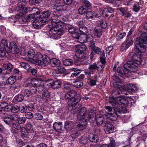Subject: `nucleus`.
I'll use <instances>...</instances> for the list:
<instances>
[{
	"label": "nucleus",
	"mask_w": 147,
	"mask_h": 147,
	"mask_svg": "<svg viewBox=\"0 0 147 147\" xmlns=\"http://www.w3.org/2000/svg\"><path fill=\"white\" fill-rule=\"evenodd\" d=\"M128 61L123 65V67H118L117 72L121 76H125L127 77L131 76V72H134L138 69L137 65L141 64V57L133 53H130L128 56Z\"/></svg>",
	"instance_id": "1"
},
{
	"label": "nucleus",
	"mask_w": 147,
	"mask_h": 147,
	"mask_svg": "<svg viewBox=\"0 0 147 147\" xmlns=\"http://www.w3.org/2000/svg\"><path fill=\"white\" fill-rule=\"evenodd\" d=\"M26 120V117H20L19 115L15 114L7 115L3 119L6 124L17 130L20 129L21 127L20 124H24Z\"/></svg>",
	"instance_id": "2"
},
{
	"label": "nucleus",
	"mask_w": 147,
	"mask_h": 147,
	"mask_svg": "<svg viewBox=\"0 0 147 147\" xmlns=\"http://www.w3.org/2000/svg\"><path fill=\"white\" fill-rule=\"evenodd\" d=\"M137 42L134 49L138 54L145 51L147 48V33L144 32L141 34L140 37L136 38Z\"/></svg>",
	"instance_id": "3"
},
{
	"label": "nucleus",
	"mask_w": 147,
	"mask_h": 147,
	"mask_svg": "<svg viewBox=\"0 0 147 147\" xmlns=\"http://www.w3.org/2000/svg\"><path fill=\"white\" fill-rule=\"evenodd\" d=\"M65 97L68 99L67 104L69 107H75L80 102L81 98L74 90L68 91L65 94Z\"/></svg>",
	"instance_id": "4"
},
{
	"label": "nucleus",
	"mask_w": 147,
	"mask_h": 147,
	"mask_svg": "<svg viewBox=\"0 0 147 147\" xmlns=\"http://www.w3.org/2000/svg\"><path fill=\"white\" fill-rule=\"evenodd\" d=\"M96 71L98 72V73L102 72L103 71L99 66V65H98L97 63L95 62L90 65L88 69H85L84 72L86 75H88V76L90 77L91 74H93Z\"/></svg>",
	"instance_id": "5"
},
{
	"label": "nucleus",
	"mask_w": 147,
	"mask_h": 147,
	"mask_svg": "<svg viewBox=\"0 0 147 147\" xmlns=\"http://www.w3.org/2000/svg\"><path fill=\"white\" fill-rule=\"evenodd\" d=\"M109 102L112 104L113 109L114 111V113L117 116V118L119 116V114L121 113H125L127 112V110L125 107H123L120 106H118L116 103V100L113 99V101H110Z\"/></svg>",
	"instance_id": "6"
},
{
	"label": "nucleus",
	"mask_w": 147,
	"mask_h": 147,
	"mask_svg": "<svg viewBox=\"0 0 147 147\" xmlns=\"http://www.w3.org/2000/svg\"><path fill=\"white\" fill-rule=\"evenodd\" d=\"M53 24L55 26L54 28H61L65 25V23L61 21L59 19L55 17V16L52 17L51 19Z\"/></svg>",
	"instance_id": "7"
},
{
	"label": "nucleus",
	"mask_w": 147,
	"mask_h": 147,
	"mask_svg": "<svg viewBox=\"0 0 147 147\" xmlns=\"http://www.w3.org/2000/svg\"><path fill=\"white\" fill-rule=\"evenodd\" d=\"M112 79L114 81L113 86L116 89L121 90L122 88L120 85L121 84V79L115 74H114L112 76Z\"/></svg>",
	"instance_id": "8"
},
{
	"label": "nucleus",
	"mask_w": 147,
	"mask_h": 147,
	"mask_svg": "<svg viewBox=\"0 0 147 147\" xmlns=\"http://www.w3.org/2000/svg\"><path fill=\"white\" fill-rule=\"evenodd\" d=\"M19 51V49L17 47L16 43L14 42H11L8 46L7 51V52L8 53H11L12 54H18Z\"/></svg>",
	"instance_id": "9"
},
{
	"label": "nucleus",
	"mask_w": 147,
	"mask_h": 147,
	"mask_svg": "<svg viewBox=\"0 0 147 147\" xmlns=\"http://www.w3.org/2000/svg\"><path fill=\"white\" fill-rule=\"evenodd\" d=\"M104 129L106 133L107 134L113 132L114 128L112 123L109 121H105L104 124Z\"/></svg>",
	"instance_id": "10"
},
{
	"label": "nucleus",
	"mask_w": 147,
	"mask_h": 147,
	"mask_svg": "<svg viewBox=\"0 0 147 147\" xmlns=\"http://www.w3.org/2000/svg\"><path fill=\"white\" fill-rule=\"evenodd\" d=\"M51 11L49 10L44 11L40 15V21L42 23H46L48 22V17L50 15Z\"/></svg>",
	"instance_id": "11"
},
{
	"label": "nucleus",
	"mask_w": 147,
	"mask_h": 147,
	"mask_svg": "<svg viewBox=\"0 0 147 147\" xmlns=\"http://www.w3.org/2000/svg\"><path fill=\"white\" fill-rule=\"evenodd\" d=\"M82 46L76 52L75 55L78 59H83L86 57V55L84 52L86 50V47L85 46Z\"/></svg>",
	"instance_id": "12"
},
{
	"label": "nucleus",
	"mask_w": 147,
	"mask_h": 147,
	"mask_svg": "<svg viewBox=\"0 0 147 147\" xmlns=\"http://www.w3.org/2000/svg\"><path fill=\"white\" fill-rule=\"evenodd\" d=\"M96 113L94 110L92 109L89 111L88 116L86 117V121H85L87 122L88 120L91 123H94L95 121Z\"/></svg>",
	"instance_id": "13"
},
{
	"label": "nucleus",
	"mask_w": 147,
	"mask_h": 147,
	"mask_svg": "<svg viewBox=\"0 0 147 147\" xmlns=\"http://www.w3.org/2000/svg\"><path fill=\"white\" fill-rule=\"evenodd\" d=\"M43 55L40 52H38L35 55L33 59H32V63L38 65H42V62L41 60L42 59Z\"/></svg>",
	"instance_id": "14"
},
{
	"label": "nucleus",
	"mask_w": 147,
	"mask_h": 147,
	"mask_svg": "<svg viewBox=\"0 0 147 147\" xmlns=\"http://www.w3.org/2000/svg\"><path fill=\"white\" fill-rule=\"evenodd\" d=\"M80 110L79 112V114L78 115L77 119L78 120L80 121L82 120L83 121H86V115L87 112V109L85 107H83L81 108H80Z\"/></svg>",
	"instance_id": "15"
},
{
	"label": "nucleus",
	"mask_w": 147,
	"mask_h": 147,
	"mask_svg": "<svg viewBox=\"0 0 147 147\" xmlns=\"http://www.w3.org/2000/svg\"><path fill=\"white\" fill-rule=\"evenodd\" d=\"M92 49L90 50H91L90 55V58L91 60L93 58V56L95 55L96 54L99 55H100L101 54H104L105 53L104 51H101V49L97 47H92Z\"/></svg>",
	"instance_id": "16"
},
{
	"label": "nucleus",
	"mask_w": 147,
	"mask_h": 147,
	"mask_svg": "<svg viewBox=\"0 0 147 147\" xmlns=\"http://www.w3.org/2000/svg\"><path fill=\"white\" fill-rule=\"evenodd\" d=\"M114 9L110 7L105 8L103 11V14H105V16L108 17L109 18L114 16Z\"/></svg>",
	"instance_id": "17"
},
{
	"label": "nucleus",
	"mask_w": 147,
	"mask_h": 147,
	"mask_svg": "<svg viewBox=\"0 0 147 147\" xmlns=\"http://www.w3.org/2000/svg\"><path fill=\"white\" fill-rule=\"evenodd\" d=\"M40 82L38 80H35V81L33 82L32 84L35 86L37 92H41L44 89V86L43 83L41 82V80H40Z\"/></svg>",
	"instance_id": "18"
},
{
	"label": "nucleus",
	"mask_w": 147,
	"mask_h": 147,
	"mask_svg": "<svg viewBox=\"0 0 147 147\" xmlns=\"http://www.w3.org/2000/svg\"><path fill=\"white\" fill-rule=\"evenodd\" d=\"M22 1L19 2L18 4V6L20 8H24L26 7L25 6L28 4L33 5L34 0H22Z\"/></svg>",
	"instance_id": "19"
},
{
	"label": "nucleus",
	"mask_w": 147,
	"mask_h": 147,
	"mask_svg": "<svg viewBox=\"0 0 147 147\" xmlns=\"http://www.w3.org/2000/svg\"><path fill=\"white\" fill-rule=\"evenodd\" d=\"M117 103L120 105H128L130 102L128 98L125 97H120L117 98Z\"/></svg>",
	"instance_id": "20"
},
{
	"label": "nucleus",
	"mask_w": 147,
	"mask_h": 147,
	"mask_svg": "<svg viewBox=\"0 0 147 147\" xmlns=\"http://www.w3.org/2000/svg\"><path fill=\"white\" fill-rule=\"evenodd\" d=\"M52 82H51L49 84V86L52 89H57L60 88L62 85L61 82L59 80L55 81H52Z\"/></svg>",
	"instance_id": "21"
},
{
	"label": "nucleus",
	"mask_w": 147,
	"mask_h": 147,
	"mask_svg": "<svg viewBox=\"0 0 147 147\" xmlns=\"http://www.w3.org/2000/svg\"><path fill=\"white\" fill-rule=\"evenodd\" d=\"M95 121L97 125H102L105 121L103 116L100 113L96 115Z\"/></svg>",
	"instance_id": "22"
},
{
	"label": "nucleus",
	"mask_w": 147,
	"mask_h": 147,
	"mask_svg": "<svg viewBox=\"0 0 147 147\" xmlns=\"http://www.w3.org/2000/svg\"><path fill=\"white\" fill-rule=\"evenodd\" d=\"M119 10L121 13L122 16H124L125 18H129L131 16L130 11H128L127 8L121 7L119 8Z\"/></svg>",
	"instance_id": "23"
},
{
	"label": "nucleus",
	"mask_w": 147,
	"mask_h": 147,
	"mask_svg": "<svg viewBox=\"0 0 147 147\" xmlns=\"http://www.w3.org/2000/svg\"><path fill=\"white\" fill-rule=\"evenodd\" d=\"M100 61L101 62H98L97 63L98 64V65H99V66L101 67L102 69L103 70L104 68L105 67V65L106 63L105 53H104V54H102L100 55Z\"/></svg>",
	"instance_id": "24"
},
{
	"label": "nucleus",
	"mask_w": 147,
	"mask_h": 147,
	"mask_svg": "<svg viewBox=\"0 0 147 147\" xmlns=\"http://www.w3.org/2000/svg\"><path fill=\"white\" fill-rule=\"evenodd\" d=\"M51 95V93L49 91L45 89L42 92L41 98L43 100L47 101L48 99L50 98Z\"/></svg>",
	"instance_id": "25"
},
{
	"label": "nucleus",
	"mask_w": 147,
	"mask_h": 147,
	"mask_svg": "<svg viewBox=\"0 0 147 147\" xmlns=\"http://www.w3.org/2000/svg\"><path fill=\"white\" fill-rule=\"evenodd\" d=\"M54 8L58 11H65L66 10L67 7L60 3H57L55 5Z\"/></svg>",
	"instance_id": "26"
},
{
	"label": "nucleus",
	"mask_w": 147,
	"mask_h": 147,
	"mask_svg": "<svg viewBox=\"0 0 147 147\" xmlns=\"http://www.w3.org/2000/svg\"><path fill=\"white\" fill-rule=\"evenodd\" d=\"M104 115L107 119L112 121H115L117 119V116L115 114L106 112Z\"/></svg>",
	"instance_id": "27"
},
{
	"label": "nucleus",
	"mask_w": 147,
	"mask_h": 147,
	"mask_svg": "<svg viewBox=\"0 0 147 147\" xmlns=\"http://www.w3.org/2000/svg\"><path fill=\"white\" fill-rule=\"evenodd\" d=\"M102 31L101 27L97 26L94 28L93 30V33L94 35L97 37H100L102 35Z\"/></svg>",
	"instance_id": "28"
},
{
	"label": "nucleus",
	"mask_w": 147,
	"mask_h": 147,
	"mask_svg": "<svg viewBox=\"0 0 147 147\" xmlns=\"http://www.w3.org/2000/svg\"><path fill=\"white\" fill-rule=\"evenodd\" d=\"M20 13H17L15 16V18L17 19H19L24 15L26 14L27 12L28 9L26 7L24 8H20Z\"/></svg>",
	"instance_id": "29"
},
{
	"label": "nucleus",
	"mask_w": 147,
	"mask_h": 147,
	"mask_svg": "<svg viewBox=\"0 0 147 147\" xmlns=\"http://www.w3.org/2000/svg\"><path fill=\"white\" fill-rule=\"evenodd\" d=\"M61 63L60 60L55 58L51 59L49 64L53 67H59Z\"/></svg>",
	"instance_id": "30"
},
{
	"label": "nucleus",
	"mask_w": 147,
	"mask_h": 147,
	"mask_svg": "<svg viewBox=\"0 0 147 147\" xmlns=\"http://www.w3.org/2000/svg\"><path fill=\"white\" fill-rule=\"evenodd\" d=\"M53 15L55 16V17H57L61 21L67 22L69 20L67 17L61 14H58L57 12L53 13Z\"/></svg>",
	"instance_id": "31"
},
{
	"label": "nucleus",
	"mask_w": 147,
	"mask_h": 147,
	"mask_svg": "<svg viewBox=\"0 0 147 147\" xmlns=\"http://www.w3.org/2000/svg\"><path fill=\"white\" fill-rule=\"evenodd\" d=\"M3 66V68L7 72L8 74L12 71L13 67V66L10 63H4Z\"/></svg>",
	"instance_id": "32"
},
{
	"label": "nucleus",
	"mask_w": 147,
	"mask_h": 147,
	"mask_svg": "<svg viewBox=\"0 0 147 147\" xmlns=\"http://www.w3.org/2000/svg\"><path fill=\"white\" fill-rule=\"evenodd\" d=\"M122 91L121 90H112V94L113 96V98L110 97L109 98V101H113V99L115 100V98L117 99L118 97H119V96H117L118 95H119L121 93Z\"/></svg>",
	"instance_id": "33"
},
{
	"label": "nucleus",
	"mask_w": 147,
	"mask_h": 147,
	"mask_svg": "<svg viewBox=\"0 0 147 147\" xmlns=\"http://www.w3.org/2000/svg\"><path fill=\"white\" fill-rule=\"evenodd\" d=\"M24 95L21 94H19L16 96L12 100V102L13 103L17 102H21L24 100Z\"/></svg>",
	"instance_id": "34"
},
{
	"label": "nucleus",
	"mask_w": 147,
	"mask_h": 147,
	"mask_svg": "<svg viewBox=\"0 0 147 147\" xmlns=\"http://www.w3.org/2000/svg\"><path fill=\"white\" fill-rule=\"evenodd\" d=\"M62 123L61 122H55L53 125V127L55 130L57 131H59L62 129Z\"/></svg>",
	"instance_id": "35"
},
{
	"label": "nucleus",
	"mask_w": 147,
	"mask_h": 147,
	"mask_svg": "<svg viewBox=\"0 0 147 147\" xmlns=\"http://www.w3.org/2000/svg\"><path fill=\"white\" fill-rule=\"evenodd\" d=\"M40 18H35L32 22L33 26L34 28H38L41 27L42 23L40 21Z\"/></svg>",
	"instance_id": "36"
},
{
	"label": "nucleus",
	"mask_w": 147,
	"mask_h": 147,
	"mask_svg": "<svg viewBox=\"0 0 147 147\" xmlns=\"http://www.w3.org/2000/svg\"><path fill=\"white\" fill-rule=\"evenodd\" d=\"M0 107L2 109H4V110L5 111H8L10 110V106L6 102L3 101L0 102Z\"/></svg>",
	"instance_id": "37"
},
{
	"label": "nucleus",
	"mask_w": 147,
	"mask_h": 147,
	"mask_svg": "<svg viewBox=\"0 0 147 147\" xmlns=\"http://www.w3.org/2000/svg\"><path fill=\"white\" fill-rule=\"evenodd\" d=\"M88 139L90 142L94 143H96L99 140L98 136L92 134H90L89 135Z\"/></svg>",
	"instance_id": "38"
},
{
	"label": "nucleus",
	"mask_w": 147,
	"mask_h": 147,
	"mask_svg": "<svg viewBox=\"0 0 147 147\" xmlns=\"http://www.w3.org/2000/svg\"><path fill=\"white\" fill-rule=\"evenodd\" d=\"M29 59V61L32 63V59H33L35 56V53L33 49H30L28 52L27 55Z\"/></svg>",
	"instance_id": "39"
},
{
	"label": "nucleus",
	"mask_w": 147,
	"mask_h": 147,
	"mask_svg": "<svg viewBox=\"0 0 147 147\" xmlns=\"http://www.w3.org/2000/svg\"><path fill=\"white\" fill-rule=\"evenodd\" d=\"M137 90V87L135 85L131 84L128 85L127 90L129 92H134L136 91Z\"/></svg>",
	"instance_id": "40"
},
{
	"label": "nucleus",
	"mask_w": 147,
	"mask_h": 147,
	"mask_svg": "<svg viewBox=\"0 0 147 147\" xmlns=\"http://www.w3.org/2000/svg\"><path fill=\"white\" fill-rule=\"evenodd\" d=\"M16 77L15 76H11L6 80V82L8 84L13 85L16 81Z\"/></svg>",
	"instance_id": "41"
},
{
	"label": "nucleus",
	"mask_w": 147,
	"mask_h": 147,
	"mask_svg": "<svg viewBox=\"0 0 147 147\" xmlns=\"http://www.w3.org/2000/svg\"><path fill=\"white\" fill-rule=\"evenodd\" d=\"M110 142L108 145L104 144L105 147H115L116 143L115 140L112 137L110 138Z\"/></svg>",
	"instance_id": "42"
},
{
	"label": "nucleus",
	"mask_w": 147,
	"mask_h": 147,
	"mask_svg": "<svg viewBox=\"0 0 147 147\" xmlns=\"http://www.w3.org/2000/svg\"><path fill=\"white\" fill-rule=\"evenodd\" d=\"M22 67L25 69L28 72H29V70L30 69V66L27 63L25 62H21L20 63V65Z\"/></svg>",
	"instance_id": "43"
},
{
	"label": "nucleus",
	"mask_w": 147,
	"mask_h": 147,
	"mask_svg": "<svg viewBox=\"0 0 147 147\" xmlns=\"http://www.w3.org/2000/svg\"><path fill=\"white\" fill-rule=\"evenodd\" d=\"M35 18L34 15V14H29L26 17L23 18L22 21L24 22H28L31 20H32L34 19Z\"/></svg>",
	"instance_id": "44"
},
{
	"label": "nucleus",
	"mask_w": 147,
	"mask_h": 147,
	"mask_svg": "<svg viewBox=\"0 0 147 147\" xmlns=\"http://www.w3.org/2000/svg\"><path fill=\"white\" fill-rule=\"evenodd\" d=\"M73 126V123L71 121H67L65 123V127L67 130H69L71 129Z\"/></svg>",
	"instance_id": "45"
},
{
	"label": "nucleus",
	"mask_w": 147,
	"mask_h": 147,
	"mask_svg": "<svg viewBox=\"0 0 147 147\" xmlns=\"http://www.w3.org/2000/svg\"><path fill=\"white\" fill-rule=\"evenodd\" d=\"M143 6L141 4L139 3L134 4L133 6V10L135 12H138L139 11L140 8H142Z\"/></svg>",
	"instance_id": "46"
},
{
	"label": "nucleus",
	"mask_w": 147,
	"mask_h": 147,
	"mask_svg": "<svg viewBox=\"0 0 147 147\" xmlns=\"http://www.w3.org/2000/svg\"><path fill=\"white\" fill-rule=\"evenodd\" d=\"M42 60V63L47 65L49 64L51 59H50L46 55H43Z\"/></svg>",
	"instance_id": "47"
},
{
	"label": "nucleus",
	"mask_w": 147,
	"mask_h": 147,
	"mask_svg": "<svg viewBox=\"0 0 147 147\" xmlns=\"http://www.w3.org/2000/svg\"><path fill=\"white\" fill-rule=\"evenodd\" d=\"M82 3L84 4L82 5L87 8L86 9L88 10L92 8V4L88 1L83 0L82 1Z\"/></svg>",
	"instance_id": "48"
},
{
	"label": "nucleus",
	"mask_w": 147,
	"mask_h": 147,
	"mask_svg": "<svg viewBox=\"0 0 147 147\" xmlns=\"http://www.w3.org/2000/svg\"><path fill=\"white\" fill-rule=\"evenodd\" d=\"M82 5L80 6L78 9V12L79 14H83L86 13L88 10Z\"/></svg>",
	"instance_id": "49"
},
{
	"label": "nucleus",
	"mask_w": 147,
	"mask_h": 147,
	"mask_svg": "<svg viewBox=\"0 0 147 147\" xmlns=\"http://www.w3.org/2000/svg\"><path fill=\"white\" fill-rule=\"evenodd\" d=\"M81 104H79L76 107L73 108V107H72V108L71 109H69V108H68V110L69 111H71V113L73 114H74L76 113L77 112H78L80 109V107H81Z\"/></svg>",
	"instance_id": "50"
},
{
	"label": "nucleus",
	"mask_w": 147,
	"mask_h": 147,
	"mask_svg": "<svg viewBox=\"0 0 147 147\" xmlns=\"http://www.w3.org/2000/svg\"><path fill=\"white\" fill-rule=\"evenodd\" d=\"M79 142L82 144L86 145L89 142V139L88 137L83 136L80 138Z\"/></svg>",
	"instance_id": "51"
},
{
	"label": "nucleus",
	"mask_w": 147,
	"mask_h": 147,
	"mask_svg": "<svg viewBox=\"0 0 147 147\" xmlns=\"http://www.w3.org/2000/svg\"><path fill=\"white\" fill-rule=\"evenodd\" d=\"M98 25H100L101 29L105 28L107 26V24L106 22L103 20H101L98 21Z\"/></svg>",
	"instance_id": "52"
},
{
	"label": "nucleus",
	"mask_w": 147,
	"mask_h": 147,
	"mask_svg": "<svg viewBox=\"0 0 147 147\" xmlns=\"http://www.w3.org/2000/svg\"><path fill=\"white\" fill-rule=\"evenodd\" d=\"M20 112L23 113H26L27 111V108L26 105L24 104H22L20 107Z\"/></svg>",
	"instance_id": "53"
},
{
	"label": "nucleus",
	"mask_w": 147,
	"mask_h": 147,
	"mask_svg": "<svg viewBox=\"0 0 147 147\" xmlns=\"http://www.w3.org/2000/svg\"><path fill=\"white\" fill-rule=\"evenodd\" d=\"M18 106L16 105H13L11 106V108H10V110L13 113H17L20 111V108Z\"/></svg>",
	"instance_id": "54"
},
{
	"label": "nucleus",
	"mask_w": 147,
	"mask_h": 147,
	"mask_svg": "<svg viewBox=\"0 0 147 147\" xmlns=\"http://www.w3.org/2000/svg\"><path fill=\"white\" fill-rule=\"evenodd\" d=\"M74 61L71 59H65L63 61V64L65 66H70L73 64Z\"/></svg>",
	"instance_id": "55"
},
{
	"label": "nucleus",
	"mask_w": 147,
	"mask_h": 147,
	"mask_svg": "<svg viewBox=\"0 0 147 147\" xmlns=\"http://www.w3.org/2000/svg\"><path fill=\"white\" fill-rule=\"evenodd\" d=\"M124 42L129 47L132 45L133 43V39L132 37H127Z\"/></svg>",
	"instance_id": "56"
},
{
	"label": "nucleus",
	"mask_w": 147,
	"mask_h": 147,
	"mask_svg": "<svg viewBox=\"0 0 147 147\" xmlns=\"http://www.w3.org/2000/svg\"><path fill=\"white\" fill-rule=\"evenodd\" d=\"M102 125H96L94 128V132L97 135H98L101 132V127Z\"/></svg>",
	"instance_id": "57"
},
{
	"label": "nucleus",
	"mask_w": 147,
	"mask_h": 147,
	"mask_svg": "<svg viewBox=\"0 0 147 147\" xmlns=\"http://www.w3.org/2000/svg\"><path fill=\"white\" fill-rule=\"evenodd\" d=\"M7 51V49L0 46V57H3L5 56L6 51Z\"/></svg>",
	"instance_id": "58"
},
{
	"label": "nucleus",
	"mask_w": 147,
	"mask_h": 147,
	"mask_svg": "<svg viewBox=\"0 0 147 147\" xmlns=\"http://www.w3.org/2000/svg\"><path fill=\"white\" fill-rule=\"evenodd\" d=\"M83 82L81 80H78L74 82L73 85L76 88H80L83 86Z\"/></svg>",
	"instance_id": "59"
},
{
	"label": "nucleus",
	"mask_w": 147,
	"mask_h": 147,
	"mask_svg": "<svg viewBox=\"0 0 147 147\" xmlns=\"http://www.w3.org/2000/svg\"><path fill=\"white\" fill-rule=\"evenodd\" d=\"M0 46L5 47V48L7 49L8 46L7 40L4 38L1 41Z\"/></svg>",
	"instance_id": "60"
},
{
	"label": "nucleus",
	"mask_w": 147,
	"mask_h": 147,
	"mask_svg": "<svg viewBox=\"0 0 147 147\" xmlns=\"http://www.w3.org/2000/svg\"><path fill=\"white\" fill-rule=\"evenodd\" d=\"M29 133L26 129H25V128H22L21 130V136L22 137L27 138Z\"/></svg>",
	"instance_id": "61"
},
{
	"label": "nucleus",
	"mask_w": 147,
	"mask_h": 147,
	"mask_svg": "<svg viewBox=\"0 0 147 147\" xmlns=\"http://www.w3.org/2000/svg\"><path fill=\"white\" fill-rule=\"evenodd\" d=\"M126 36V33L124 32L119 34L117 36L116 38L117 41L121 40V39H123Z\"/></svg>",
	"instance_id": "62"
},
{
	"label": "nucleus",
	"mask_w": 147,
	"mask_h": 147,
	"mask_svg": "<svg viewBox=\"0 0 147 147\" xmlns=\"http://www.w3.org/2000/svg\"><path fill=\"white\" fill-rule=\"evenodd\" d=\"M87 35L85 34H81L80 37L79 38V40L82 43H86V39Z\"/></svg>",
	"instance_id": "63"
},
{
	"label": "nucleus",
	"mask_w": 147,
	"mask_h": 147,
	"mask_svg": "<svg viewBox=\"0 0 147 147\" xmlns=\"http://www.w3.org/2000/svg\"><path fill=\"white\" fill-rule=\"evenodd\" d=\"M129 47L124 42L122 44L120 50L121 51L123 52Z\"/></svg>",
	"instance_id": "64"
}]
</instances>
